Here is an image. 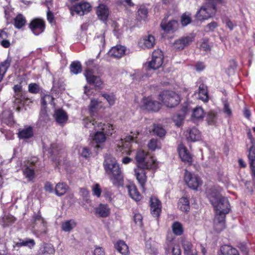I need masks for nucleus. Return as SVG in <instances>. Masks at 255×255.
I'll use <instances>...</instances> for the list:
<instances>
[{"label": "nucleus", "mask_w": 255, "mask_h": 255, "mask_svg": "<svg viewBox=\"0 0 255 255\" xmlns=\"http://www.w3.org/2000/svg\"><path fill=\"white\" fill-rule=\"evenodd\" d=\"M210 201L215 211L214 219L215 228L218 232L225 227L226 215L230 211V205L228 199L219 193H212L209 195Z\"/></svg>", "instance_id": "obj_1"}, {"label": "nucleus", "mask_w": 255, "mask_h": 255, "mask_svg": "<svg viewBox=\"0 0 255 255\" xmlns=\"http://www.w3.org/2000/svg\"><path fill=\"white\" fill-rule=\"evenodd\" d=\"M104 167L106 172L110 175L112 183L117 186L122 185L123 176L116 159L110 155L107 156L104 162Z\"/></svg>", "instance_id": "obj_2"}, {"label": "nucleus", "mask_w": 255, "mask_h": 255, "mask_svg": "<svg viewBox=\"0 0 255 255\" xmlns=\"http://www.w3.org/2000/svg\"><path fill=\"white\" fill-rule=\"evenodd\" d=\"M135 160L136 167L143 168L147 169H155L158 165L156 159L153 156L141 149L137 151L135 155Z\"/></svg>", "instance_id": "obj_3"}, {"label": "nucleus", "mask_w": 255, "mask_h": 255, "mask_svg": "<svg viewBox=\"0 0 255 255\" xmlns=\"http://www.w3.org/2000/svg\"><path fill=\"white\" fill-rule=\"evenodd\" d=\"M158 99L168 108L176 106L180 101L179 96L172 91H163L159 95Z\"/></svg>", "instance_id": "obj_4"}, {"label": "nucleus", "mask_w": 255, "mask_h": 255, "mask_svg": "<svg viewBox=\"0 0 255 255\" xmlns=\"http://www.w3.org/2000/svg\"><path fill=\"white\" fill-rule=\"evenodd\" d=\"M87 68L85 73V76L88 83L100 87L103 85V82L98 76L94 75L92 68H97L94 64L93 60H89L86 63Z\"/></svg>", "instance_id": "obj_5"}, {"label": "nucleus", "mask_w": 255, "mask_h": 255, "mask_svg": "<svg viewBox=\"0 0 255 255\" xmlns=\"http://www.w3.org/2000/svg\"><path fill=\"white\" fill-rule=\"evenodd\" d=\"M163 60L162 52L159 49L155 50L152 53L151 60L145 65V68L148 69H157L162 66Z\"/></svg>", "instance_id": "obj_6"}, {"label": "nucleus", "mask_w": 255, "mask_h": 255, "mask_svg": "<svg viewBox=\"0 0 255 255\" xmlns=\"http://www.w3.org/2000/svg\"><path fill=\"white\" fill-rule=\"evenodd\" d=\"M216 12L215 5L211 3H206L203 5L198 11L196 17L198 19L205 20L213 16Z\"/></svg>", "instance_id": "obj_7"}, {"label": "nucleus", "mask_w": 255, "mask_h": 255, "mask_svg": "<svg viewBox=\"0 0 255 255\" xmlns=\"http://www.w3.org/2000/svg\"><path fill=\"white\" fill-rule=\"evenodd\" d=\"M184 180L187 185L191 189L197 190L202 185V181L197 175L187 170H185Z\"/></svg>", "instance_id": "obj_8"}, {"label": "nucleus", "mask_w": 255, "mask_h": 255, "mask_svg": "<svg viewBox=\"0 0 255 255\" xmlns=\"http://www.w3.org/2000/svg\"><path fill=\"white\" fill-rule=\"evenodd\" d=\"M68 7L72 15L75 13L80 15H83L89 12L91 9L90 3L87 2H80L71 6H69Z\"/></svg>", "instance_id": "obj_9"}, {"label": "nucleus", "mask_w": 255, "mask_h": 255, "mask_svg": "<svg viewBox=\"0 0 255 255\" xmlns=\"http://www.w3.org/2000/svg\"><path fill=\"white\" fill-rule=\"evenodd\" d=\"M29 27L34 34L37 35L44 31L45 22L42 19L35 18L30 22Z\"/></svg>", "instance_id": "obj_10"}, {"label": "nucleus", "mask_w": 255, "mask_h": 255, "mask_svg": "<svg viewBox=\"0 0 255 255\" xmlns=\"http://www.w3.org/2000/svg\"><path fill=\"white\" fill-rule=\"evenodd\" d=\"M194 40V36L193 35H189L176 40L173 44L174 49L182 50L186 46L190 44Z\"/></svg>", "instance_id": "obj_11"}, {"label": "nucleus", "mask_w": 255, "mask_h": 255, "mask_svg": "<svg viewBox=\"0 0 255 255\" xmlns=\"http://www.w3.org/2000/svg\"><path fill=\"white\" fill-rule=\"evenodd\" d=\"M155 44V39L154 37L148 34L142 37L138 42L139 46L143 49H150L153 47Z\"/></svg>", "instance_id": "obj_12"}, {"label": "nucleus", "mask_w": 255, "mask_h": 255, "mask_svg": "<svg viewBox=\"0 0 255 255\" xmlns=\"http://www.w3.org/2000/svg\"><path fill=\"white\" fill-rule=\"evenodd\" d=\"M150 206L152 215L155 217H158L161 211L160 201L156 197H152L150 200Z\"/></svg>", "instance_id": "obj_13"}, {"label": "nucleus", "mask_w": 255, "mask_h": 255, "mask_svg": "<svg viewBox=\"0 0 255 255\" xmlns=\"http://www.w3.org/2000/svg\"><path fill=\"white\" fill-rule=\"evenodd\" d=\"M127 48L124 46L117 45L113 47L108 52V55L114 58H120L126 54Z\"/></svg>", "instance_id": "obj_14"}, {"label": "nucleus", "mask_w": 255, "mask_h": 255, "mask_svg": "<svg viewBox=\"0 0 255 255\" xmlns=\"http://www.w3.org/2000/svg\"><path fill=\"white\" fill-rule=\"evenodd\" d=\"M143 103L145 109L153 111H158L161 106L159 102L152 100L150 97L144 98L143 99Z\"/></svg>", "instance_id": "obj_15"}, {"label": "nucleus", "mask_w": 255, "mask_h": 255, "mask_svg": "<svg viewBox=\"0 0 255 255\" xmlns=\"http://www.w3.org/2000/svg\"><path fill=\"white\" fill-rule=\"evenodd\" d=\"M145 169V168H143L136 167L134 170L136 179L143 190L144 189V185L147 179L146 172L144 170Z\"/></svg>", "instance_id": "obj_16"}, {"label": "nucleus", "mask_w": 255, "mask_h": 255, "mask_svg": "<svg viewBox=\"0 0 255 255\" xmlns=\"http://www.w3.org/2000/svg\"><path fill=\"white\" fill-rule=\"evenodd\" d=\"M95 214L98 217L106 218L110 214V208L107 204H100L95 208Z\"/></svg>", "instance_id": "obj_17"}, {"label": "nucleus", "mask_w": 255, "mask_h": 255, "mask_svg": "<svg viewBox=\"0 0 255 255\" xmlns=\"http://www.w3.org/2000/svg\"><path fill=\"white\" fill-rule=\"evenodd\" d=\"M248 159L252 175L255 179V145L254 144L249 149Z\"/></svg>", "instance_id": "obj_18"}, {"label": "nucleus", "mask_w": 255, "mask_h": 255, "mask_svg": "<svg viewBox=\"0 0 255 255\" xmlns=\"http://www.w3.org/2000/svg\"><path fill=\"white\" fill-rule=\"evenodd\" d=\"M178 150L179 156L183 161L189 163L192 162V156L184 146L182 144L179 145Z\"/></svg>", "instance_id": "obj_19"}, {"label": "nucleus", "mask_w": 255, "mask_h": 255, "mask_svg": "<svg viewBox=\"0 0 255 255\" xmlns=\"http://www.w3.org/2000/svg\"><path fill=\"white\" fill-rule=\"evenodd\" d=\"M185 136L188 141H196L200 139L201 133L197 128H193L186 131Z\"/></svg>", "instance_id": "obj_20"}, {"label": "nucleus", "mask_w": 255, "mask_h": 255, "mask_svg": "<svg viewBox=\"0 0 255 255\" xmlns=\"http://www.w3.org/2000/svg\"><path fill=\"white\" fill-rule=\"evenodd\" d=\"M104 126L105 125H103L101 123H99L97 126L98 127L101 128L102 129V131H96L94 135V139L95 141V142L97 143V147H100L99 144L104 142L106 139L105 134L104 131L105 128H103V126Z\"/></svg>", "instance_id": "obj_21"}, {"label": "nucleus", "mask_w": 255, "mask_h": 255, "mask_svg": "<svg viewBox=\"0 0 255 255\" xmlns=\"http://www.w3.org/2000/svg\"><path fill=\"white\" fill-rule=\"evenodd\" d=\"M102 102L98 99L92 98L91 99L88 109L91 114L97 113L99 110L103 108Z\"/></svg>", "instance_id": "obj_22"}, {"label": "nucleus", "mask_w": 255, "mask_h": 255, "mask_svg": "<svg viewBox=\"0 0 255 255\" xmlns=\"http://www.w3.org/2000/svg\"><path fill=\"white\" fill-rule=\"evenodd\" d=\"M54 118L58 123L63 124L67 122L68 115L63 110L57 109L54 112Z\"/></svg>", "instance_id": "obj_23"}, {"label": "nucleus", "mask_w": 255, "mask_h": 255, "mask_svg": "<svg viewBox=\"0 0 255 255\" xmlns=\"http://www.w3.org/2000/svg\"><path fill=\"white\" fill-rule=\"evenodd\" d=\"M97 14L101 20H106L109 15L108 8L104 4H100L97 7Z\"/></svg>", "instance_id": "obj_24"}, {"label": "nucleus", "mask_w": 255, "mask_h": 255, "mask_svg": "<svg viewBox=\"0 0 255 255\" xmlns=\"http://www.w3.org/2000/svg\"><path fill=\"white\" fill-rule=\"evenodd\" d=\"M181 245L185 255H194L193 245L190 241L185 238H182Z\"/></svg>", "instance_id": "obj_25"}, {"label": "nucleus", "mask_w": 255, "mask_h": 255, "mask_svg": "<svg viewBox=\"0 0 255 255\" xmlns=\"http://www.w3.org/2000/svg\"><path fill=\"white\" fill-rule=\"evenodd\" d=\"M115 248L122 255H128L129 254L128 247L123 241H118L115 244Z\"/></svg>", "instance_id": "obj_26"}, {"label": "nucleus", "mask_w": 255, "mask_h": 255, "mask_svg": "<svg viewBox=\"0 0 255 255\" xmlns=\"http://www.w3.org/2000/svg\"><path fill=\"white\" fill-rule=\"evenodd\" d=\"M130 197L136 201L141 200L142 196L137 191L136 186L134 184H130L127 186Z\"/></svg>", "instance_id": "obj_27"}, {"label": "nucleus", "mask_w": 255, "mask_h": 255, "mask_svg": "<svg viewBox=\"0 0 255 255\" xmlns=\"http://www.w3.org/2000/svg\"><path fill=\"white\" fill-rule=\"evenodd\" d=\"M34 223L36 226L39 227L41 232L45 233L47 229V223L39 214L34 217Z\"/></svg>", "instance_id": "obj_28"}, {"label": "nucleus", "mask_w": 255, "mask_h": 255, "mask_svg": "<svg viewBox=\"0 0 255 255\" xmlns=\"http://www.w3.org/2000/svg\"><path fill=\"white\" fill-rule=\"evenodd\" d=\"M220 252L222 255H239L236 249L229 245H224L220 248Z\"/></svg>", "instance_id": "obj_29"}, {"label": "nucleus", "mask_w": 255, "mask_h": 255, "mask_svg": "<svg viewBox=\"0 0 255 255\" xmlns=\"http://www.w3.org/2000/svg\"><path fill=\"white\" fill-rule=\"evenodd\" d=\"M18 137L21 139H27L31 138L33 135V131L32 127H28L21 130L18 133Z\"/></svg>", "instance_id": "obj_30"}, {"label": "nucleus", "mask_w": 255, "mask_h": 255, "mask_svg": "<svg viewBox=\"0 0 255 255\" xmlns=\"http://www.w3.org/2000/svg\"><path fill=\"white\" fill-rule=\"evenodd\" d=\"M165 249L168 253L171 251L172 255H181V250L179 246L172 241H169L167 243Z\"/></svg>", "instance_id": "obj_31"}, {"label": "nucleus", "mask_w": 255, "mask_h": 255, "mask_svg": "<svg viewBox=\"0 0 255 255\" xmlns=\"http://www.w3.org/2000/svg\"><path fill=\"white\" fill-rule=\"evenodd\" d=\"M178 208L182 212H188L190 209V204L188 199L186 197L180 198L178 202Z\"/></svg>", "instance_id": "obj_32"}, {"label": "nucleus", "mask_w": 255, "mask_h": 255, "mask_svg": "<svg viewBox=\"0 0 255 255\" xmlns=\"http://www.w3.org/2000/svg\"><path fill=\"white\" fill-rule=\"evenodd\" d=\"M177 25L178 23L176 20L170 21L167 23H166L164 21H162L161 23V27L162 29L167 32L176 28Z\"/></svg>", "instance_id": "obj_33"}, {"label": "nucleus", "mask_w": 255, "mask_h": 255, "mask_svg": "<svg viewBox=\"0 0 255 255\" xmlns=\"http://www.w3.org/2000/svg\"><path fill=\"white\" fill-rule=\"evenodd\" d=\"M76 225L77 224L74 220H67L61 224V229L65 232H70Z\"/></svg>", "instance_id": "obj_34"}, {"label": "nucleus", "mask_w": 255, "mask_h": 255, "mask_svg": "<svg viewBox=\"0 0 255 255\" xmlns=\"http://www.w3.org/2000/svg\"><path fill=\"white\" fill-rule=\"evenodd\" d=\"M10 61L8 59H6L0 64V83L3 79L4 76L7 71V69L10 66ZM1 87H0V91L1 89Z\"/></svg>", "instance_id": "obj_35"}, {"label": "nucleus", "mask_w": 255, "mask_h": 255, "mask_svg": "<svg viewBox=\"0 0 255 255\" xmlns=\"http://www.w3.org/2000/svg\"><path fill=\"white\" fill-rule=\"evenodd\" d=\"M198 96L199 99L204 102H207L208 100L207 86L203 84L199 87Z\"/></svg>", "instance_id": "obj_36"}, {"label": "nucleus", "mask_w": 255, "mask_h": 255, "mask_svg": "<svg viewBox=\"0 0 255 255\" xmlns=\"http://www.w3.org/2000/svg\"><path fill=\"white\" fill-rule=\"evenodd\" d=\"M26 22V19L23 15L18 14L14 19V25L16 28L20 29L25 25Z\"/></svg>", "instance_id": "obj_37"}, {"label": "nucleus", "mask_w": 255, "mask_h": 255, "mask_svg": "<svg viewBox=\"0 0 255 255\" xmlns=\"http://www.w3.org/2000/svg\"><path fill=\"white\" fill-rule=\"evenodd\" d=\"M68 186L63 183H59L57 184L55 188V192L57 195L62 196L64 195L68 190Z\"/></svg>", "instance_id": "obj_38"}, {"label": "nucleus", "mask_w": 255, "mask_h": 255, "mask_svg": "<svg viewBox=\"0 0 255 255\" xmlns=\"http://www.w3.org/2000/svg\"><path fill=\"white\" fill-rule=\"evenodd\" d=\"M94 43L99 47L100 53L103 50L105 44V34L103 33L95 37Z\"/></svg>", "instance_id": "obj_39"}, {"label": "nucleus", "mask_w": 255, "mask_h": 255, "mask_svg": "<svg viewBox=\"0 0 255 255\" xmlns=\"http://www.w3.org/2000/svg\"><path fill=\"white\" fill-rule=\"evenodd\" d=\"M35 244V241L33 239H28L25 240H19V242L16 244V246L18 247L25 246L31 248L34 247Z\"/></svg>", "instance_id": "obj_40"}, {"label": "nucleus", "mask_w": 255, "mask_h": 255, "mask_svg": "<svg viewBox=\"0 0 255 255\" xmlns=\"http://www.w3.org/2000/svg\"><path fill=\"white\" fill-rule=\"evenodd\" d=\"M204 115L203 109L200 107H197L194 109L192 117L194 120H202Z\"/></svg>", "instance_id": "obj_41"}, {"label": "nucleus", "mask_w": 255, "mask_h": 255, "mask_svg": "<svg viewBox=\"0 0 255 255\" xmlns=\"http://www.w3.org/2000/svg\"><path fill=\"white\" fill-rule=\"evenodd\" d=\"M172 229L173 233L177 236H180L183 234V228L179 222H174L172 226Z\"/></svg>", "instance_id": "obj_42"}, {"label": "nucleus", "mask_w": 255, "mask_h": 255, "mask_svg": "<svg viewBox=\"0 0 255 255\" xmlns=\"http://www.w3.org/2000/svg\"><path fill=\"white\" fill-rule=\"evenodd\" d=\"M70 71L74 74H78L81 72L82 67L79 62H73L70 66Z\"/></svg>", "instance_id": "obj_43"}, {"label": "nucleus", "mask_w": 255, "mask_h": 255, "mask_svg": "<svg viewBox=\"0 0 255 255\" xmlns=\"http://www.w3.org/2000/svg\"><path fill=\"white\" fill-rule=\"evenodd\" d=\"M148 147L151 150H155L156 149L160 148L161 143L157 139L152 138L148 143Z\"/></svg>", "instance_id": "obj_44"}, {"label": "nucleus", "mask_w": 255, "mask_h": 255, "mask_svg": "<svg viewBox=\"0 0 255 255\" xmlns=\"http://www.w3.org/2000/svg\"><path fill=\"white\" fill-rule=\"evenodd\" d=\"M41 252L44 255L54 254L55 249L53 246L51 244H46L40 249Z\"/></svg>", "instance_id": "obj_45"}, {"label": "nucleus", "mask_w": 255, "mask_h": 255, "mask_svg": "<svg viewBox=\"0 0 255 255\" xmlns=\"http://www.w3.org/2000/svg\"><path fill=\"white\" fill-rule=\"evenodd\" d=\"M139 20L145 19L147 16L148 11L147 8L144 6H140L137 11Z\"/></svg>", "instance_id": "obj_46"}, {"label": "nucleus", "mask_w": 255, "mask_h": 255, "mask_svg": "<svg viewBox=\"0 0 255 255\" xmlns=\"http://www.w3.org/2000/svg\"><path fill=\"white\" fill-rule=\"evenodd\" d=\"M23 173L26 177L29 180H32L35 177L33 168L28 166H27L25 169L23 170Z\"/></svg>", "instance_id": "obj_47"}, {"label": "nucleus", "mask_w": 255, "mask_h": 255, "mask_svg": "<svg viewBox=\"0 0 255 255\" xmlns=\"http://www.w3.org/2000/svg\"><path fill=\"white\" fill-rule=\"evenodd\" d=\"M153 131L154 133V134H156L157 136H159L160 137H162L164 136L166 133L165 130L163 128L158 125L154 126Z\"/></svg>", "instance_id": "obj_48"}, {"label": "nucleus", "mask_w": 255, "mask_h": 255, "mask_svg": "<svg viewBox=\"0 0 255 255\" xmlns=\"http://www.w3.org/2000/svg\"><path fill=\"white\" fill-rule=\"evenodd\" d=\"M82 123L84 126L87 128H91L92 126H94V128L96 127L95 125L97 123L94 120H93L88 117L84 118L83 120Z\"/></svg>", "instance_id": "obj_49"}, {"label": "nucleus", "mask_w": 255, "mask_h": 255, "mask_svg": "<svg viewBox=\"0 0 255 255\" xmlns=\"http://www.w3.org/2000/svg\"><path fill=\"white\" fill-rule=\"evenodd\" d=\"M40 91V87L36 83H30L28 85V91L32 94H37Z\"/></svg>", "instance_id": "obj_50"}, {"label": "nucleus", "mask_w": 255, "mask_h": 255, "mask_svg": "<svg viewBox=\"0 0 255 255\" xmlns=\"http://www.w3.org/2000/svg\"><path fill=\"white\" fill-rule=\"evenodd\" d=\"M54 100V98L50 95H45L41 98V104L45 107L48 104H52Z\"/></svg>", "instance_id": "obj_51"}, {"label": "nucleus", "mask_w": 255, "mask_h": 255, "mask_svg": "<svg viewBox=\"0 0 255 255\" xmlns=\"http://www.w3.org/2000/svg\"><path fill=\"white\" fill-rule=\"evenodd\" d=\"M185 118V115L183 114H177L174 116L173 119L174 122L175 123L177 127H179L181 125Z\"/></svg>", "instance_id": "obj_52"}, {"label": "nucleus", "mask_w": 255, "mask_h": 255, "mask_svg": "<svg viewBox=\"0 0 255 255\" xmlns=\"http://www.w3.org/2000/svg\"><path fill=\"white\" fill-rule=\"evenodd\" d=\"M191 21L190 14L184 13L181 16V22L183 26H185L189 24Z\"/></svg>", "instance_id": "obj_53"}, {"label": "nucleus", "mask_w": 255, "mask_h": 255, "mask_svg": "<svg viewBox=\"0 0 255 255\" xmlns=\"http://www.w3.org/2000/svg\"><path fill=\"white\" fill-rule=\"evenodd\" d=\"M102 96L107 101L110 106H113L115 103L116 98L114 95L103 94Z\"/></svg>", "instance_id": "obj_54"}, {"label": "nucleus", "mask_w": 255, "mask_h": 255, "mask_svg": "<svg viewBox=\"0 0 255 255\" xmlns=\"http://www.w3.org/2000/svg\"><path fill=\"white\" fill-rule=\"evenodd\" d=\"M93 194L94 196L99 197L101 196L102 190L99 184H94L92 187Z\"/></svg>", "instance_id": "obj_55"}, {"label": "nucleus", "mask_w": 255, "mask_h": 255, "mask_svg": "<svg viewBox=\"0 0 255 255\" xmlns=\"http://www.w3.org/2000/svg\"><path fill=\"white\" fill-rule=\"evenodd\" d=\"M208 123L210 125H214L216 121V115L213 112L208 114L206 119Z\"/></svg>", "instance_id": "obj_56"}, {"label": "nucleus", "mask_w": 255, "mask_h": 255, "mask_svg": "<svg viewBox=\"0 0 255 255\" xmlns=\"http://www.w3.org/2000/svg\"><path fill=\"white\" fill-rule=\"evenodd\" d=\"M134 221L136 224L139 226H141L142 225V217L141 214L139 213H136L134 215Z\"/></svg>", "instance_id": "obj_57"}, {"label": "nucleus", "mask_w": 255, "mask_h": 255, "mask_svg": "<svg viewBox=\"0 0 255 255\" xmlns=\"http://www.w3.org/2000/svg\"><path fill=\"white\" fill-rule=\"evenodd\" d=\"M9 34L6 32L4 29L0 30V42L3 40L5 39H6L8 37Z\"/></svg>", "instance_id": "obj_58"}, {"label": "nucleus", "mask_w": 255, "mask_h": 255, "mask_svg": "<svg viewBox=\"0 0 255 255\" xmlns=\"http://www.w3.org/2000/svg\"><path fill=\"white\" fill-rule=\"evenodd\" d=\"M51 153L52 155H53L54 156H56L58 154H61L62 155V153L61 152L60 153L58 151V149H57L58 147L55 144H53V145H51ZM60 156H61V155H60Z\"/></svg>", "instance_id": "obj_59"}, {"label": "nucleus", "mask_w": 255, "mask_h": 255, "mask_svg": "<svg viewBox=\"0 0 255 255\" xmlns=\"http://www.w3.org/2000/svg\"><path fill=\"white\" fill-rule=\"evenodd\" d=\"M80 193L81 196H82L85 200H87L89 195V192L87 189L85 188H81L80 189Z\"/></svg>", "instance_id": "obj_60"}, {"label": "nucleus", "mask_w": 255, "mask_h": 255, "mask_svg": "<svg viewBox=\"0 0 255 255\" xmlns=\"http://www.w3.org/2000/svg\"><path fill=\"white\" fill-rule=\"evenodd\" d=\"M94 255H105V252L103 248L101 247L96 248L94 251Z\"/></svg>", "instance_id": "obj_61"}, {"label": "nucleus", "mask_w": 255, "mask_h": 255, "mask_svg": "<svg viewBox=\"0 0 255 255\" xmlns=\"http://www.w3.org/2000/svg\"><path fill=\"white\" fill-rule=\"evenodd\" d=\"M54 15L52 12H51L49 10L47 12V18L48 21L52 23L54 21Z\"/></svg>", "instance_id": "obj_62"}, {"label": "nucleus", "mask_w": 255, "mask_h": 255, "mask_svg": "<svg viewBox=\"0 0 255 255\" xmlns=\"http://www.w3.org/2000/svg\"><path fill=\"white\" fill-rule=\"evenodd\" d=\"M44 188L45 190L48 192L51 193L53 191V186L49 182H47L45 183Z\"/></svg>", "instance_id": "obj_63"}, {"label": "nucleus", "mask_w": 255, "mask_h": 255, "mask_svg": "<svg viewBox=\"0 0 255 255\" xmlns=\"http://www.w3.org/2000/svg\"><path fill=\"white\" fill-rule=\"evenodd\" d=\"M0 44L2 47L4 48H8L10 46V43L9 40L5 39L0 42Z\"/></svg>", "instance_id": "obj_64"}]
</instances>
